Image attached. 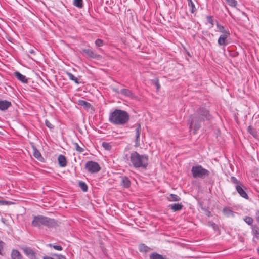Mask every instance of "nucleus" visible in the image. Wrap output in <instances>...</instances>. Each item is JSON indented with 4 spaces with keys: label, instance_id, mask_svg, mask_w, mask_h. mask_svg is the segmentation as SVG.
<instances>
[{
    "label": "nucleus",
    "instance_id": "f257e3e1",
    "mask_svg": "<svg viewBox=\"0 0 259 259\" xmlns=\"http://www.w3.org/2000/svg\"><path fill=\"white\" fill-rule=\"evenodd\" d=\"M211 118V115L210 114L209 111L204 107H200L195 113L191 115L189 119V123L190 128H193L194 133L195 134L196 131L200 128L201 123L203 122L205 119L210 120Z\"/></svg>",
    "mask_w": 259,
    "mask_h": 259
},
{
    "label": "nucleus",
    "instance_id": "f03ea898",
    "mask_svg": "<svg viewBox=\"0 0 259 259\" xmlns=\"http://www.w3.org/2000/svg\"><path fill=\"white\" fill-rule=\"evenodd\" d=\"M129 120L130 115L125 110L116 109L109 114V121L114 125H124Z\"/></svg>",
    "mask_w": 259,
    "mask_h": 259
},
{
    "label": "nucleus",
    "instance_id": "7ed1b4c3",
    "mask_svg": "<svg viewBox=\"0 0 259 259\" xmlns=\"http://www.w3.org/2000/svg\"><path fill=\"white\" fill-rule=\"evenodd\" d=\"M130 160L134 168L146 169L148 165L149 157L147 154L141 155L137 151L130 153Z\"/></svg>",
    "mask_w": 259,
    "mask_h": 259
},
{
    "label": "nucleus",
    "instance_id": "20e7f679",
    "mask_svg": "<svg viewBox=\"0 0 259 259\" xmlns=\"http://www.w3.org/2000/svg\"><path fill=\"white\" fill-rule=\"evenodd\" d=\"M32 225L40 228L45 226L48 228L55 227L57 226V222L53 219H51L43 215L34 216L32 221Z\"/></svg>",
    "mask_w": 259,
    "mask_h": 259
},
{
    "label": "nucleus",
    "instance_id": "39448f33",
    "mask_svg": "<svg viewBox=\"0 0 259 259\" xmlns=\"http://www.w3.org/2000/svg\"><path fill=\"white\" fill-rule=\"evenodd\" d=\"M191 172L194 178H204L206 176H208L210 174L209 171L204 168L201 165L192 166Z\"/></svg>",
    "mask_w": 259,
    "mask_h": 259
},
{
    "label": "nucleus",
    "instance_id": "423d86ee",
    "mask_svg": "<svg viewBox=\"0 0 259 259\" xmlns=\"http://www.w3.org/2000/svg\"><path fill=\"white\" fill-rule=\"evenodd\" d=\"M85 168L89 172L93 174L99 172L101 169V167L97 162L93 161H89L85 164Z\"/></svg>",
    "mask_w": 259,
    "mask_h": 259
},
{
    "label": "nucleus",
    "instance_id": "0eeeda50",
    "mask_svg": "<svg viewBox=\"0 0 259 259\" xmlns=\"http://www.w3.org/2000/svg\"><path fill=\"white\" fill-rule=\"evenodd\" d=\"M235 189L241 197L246 199H248L249 198V197L246 192L247 189L243 184H241V185L235 186Z\"/></svg>",
    "mask_w": 259,
    "mask_h": 259
},
{
    "label": "nucleus",
    "instance_id": "6e6552de",
    "mask_svg": "<svg viewBox=\"0 0 259 259\" xmlns=\"http://www.w3.org/2000/svg\"><path fill=\"white\" fill-rule=\"evenodd\" d=\"M230 36V33H226V34L221 35L218 40V45L220 46H226L228 44L227 38Z\"/></svg>",
    "mask_w": 259,
    "mask_h": 259
},
{
    "label": "nucleus",
    "instance_id": "1a4fd4ad",
    "mask_svg": "<svg viewBox=\"0 0 259 259\" xmlns=\"http://www.w3.org/2000/svg\"><path fill=\"white\" fill-rule=\"evenodd\" d=\"M82 52L85 53L89 57L96 59L101 58V55L96 53L93 50L90 49H83Z\"/></svg>",
    "mask_w": 259,
    "mask_h": 259
},
{
    "label": "nucleus",
    "instance_id": "9d476101",
    "mask_svg": "<svg viewBox=\"0 0 259 259\" xmlns=\"http://www.w3.org/2000/svg\"><path fill=\"white\" fill-rule=\"evenodd\" d=\"M136 139H135V144L136 147H138L140 146V136L141 132V126L140 123H138L136 128Z\"/></svg>",
    "mask_w": 259,
    "mask_h": 259
},
{
    "label": "nucleus",
    "instance_id": "9b49d317",
    "mask_svg": "<svg viewBox=\"0 0 259 259\" xmlns=\"http://www.w3.org/2000/svg\"><path fill=\"white\" fill-rule=\"evenodd\" d=\"M120 94L131 98H134L135 97V95L133 92L127 89H121L120 91Z\"/></svg>",
    "mask_w": 259,
    "mask_h": 259
},
{
    "label": "nucleus",
    "instance_id": "f8f14e48",
    "mask_svg": "<svg viewBox=\"0 0 259 259\" xmlns=\"http://www.w3.org/2000/svg\"><path fill=\"white\" fill-rule=\"evenodd\" d=\"M12 105L11 102L7 100H0V110L4 111Z\"/></svg>",
    "mask_w": 259,
    "mask_h": 259
},
{
    "label": "nucleus",
    "instance_id": "ddd939ff",
    "mask_svg": "<svg viewBox=\"0 0 259 259\" xmlns=\"http://www.w3.org/2000/svg\"><path fill=\"white\" fill-rule=\"evenodd\" d=\"M14 76L17 78L18 80L22 83H26L28 82V79L26 78V76L18 71H16L14 72Z\"/></svg>",
    "mask_w": 259,
    "mask_h": 259
},
{
    "label": "nucleus",
    "instance_id": "4468645a",
    "mask_svg": "<svg viewBox=\"0 0 259 259\" xmlns=\"http://www.w3.org/2000/svg\"><path fill=\"white\" fill-rule=\"evenodd\" d=\"M11 257L12 259H23L22 254L17 249H13L12 250Z\"/></svg>",
    "mask_w": 259,
    "mask_h": 259
},
{
    "label": "nucleus",
    "instance_id": "2eb2a0df",
    "mask_svg": "<svg viewBox=\"0 0 259 259\" xmlns=\"http://www.w3.org/2000/svg\"><path fill=\"white\" fill-rule=\"evenodd\" d=\"M121 185L122 186L126 188H128L131 186V181L129 178L126 176H123L121 177Z\"/></svg>",
    "mask_w": 259,
    "mask_h": 259
},
{
    "label": "nucleus",
    "instance_id": "dca6fc26",
    "mask_svg": "<svg viewBox=\"0 0 259 259\" xmlns=\"http://www.w3.org/2000/svg\"><path fill=\"white\" fill-rule=\"evenodd\" d=\"M169 206L174 212L179 211L183 207V205L182 203H174L169 205Z\"/></svg>",
    "mask_w": 259,
    "mask_h": 259
},
{
    "label": "nucleus",
    "instance_id": "f3484780",
    "mask_svg": "<svg viewBox=\"0 0 259 259\" xmlns=\"http://www.w3.org/2000/svg\"><path fill=\"white\" fill-rule=\"evenodd\" d=\"M59 164L61 167H65L67 164L66 158L64 155L60 154L58 157Z\"/></svg>",
    "mask_w": 259,
    "mask_h": 259
},
{
    "label": "nucleus",
    "instance_id": "a211bd4d",
    "mask_svg": "<svg viewBox=\"0 0 259 259\" xmlns=\"http://www.w3.org/2000/svg\"><path fill=\"white\" fill-rule=\"evenodd\" d=\"M24 253L28 257H33L35 256V252L30 247H24L22 248Z\"/></svg>",
    "mask_w": 259,
    "mask_h": 259
},
{
    "label": "nucleus",
    "instance_id": "6ab92c4d",
    "mask_svg": "<svg viewBox=\"0 0 259 259\" xmlns=\"http://www.w3.org/2000/svg\"><path fill=\"white\" fill-rule=\"evenodd\" d=\"M78 105L82 106L85 109H89L92 107L90 103L82 100H78Z\"/></svg>",
    "mask_w": 259,
    "mask_h": 259
},
{
    "label": "nucleus",
    "instance_id": "aec40b11",
    "mask_svg": "<svg viewBox=\"0 0 259 259\" xmlns=\"http://www.w3.org/2000/svg\"><path fill=\"white\" fill-rule=\"evenodd\" d=\"M168 201H179L181 200V198L177 195L174 194H170L167 198Z\"/></svg>",
    "mask_w": 259,
    "mask_h": 259
},
{
    "label": "nucleus",
    "instance_id": "412c9836",
    "mask_svg": "<svg viewBox=\"0 0 259 259\" xmlns=\"http://www.w3.org/2000/svg\"><path fill=\"white\" fill-rule=\"evenodd\" d=\"M66 75H67L69 79L73 81L76 84H79L80 82L79 81L78 78L74 76L71 73L69 72H66Z\"/></svg>",
    "mask_w": 259,
    "mask_h": 259
},
{
    "label": "nucleus",
    "instance_id": "4be33fe9",
    "mask_svg": "<svg viewBox=\"0 0 259 259\" xmlns=\"http://www.w3.org/2000/svg\"><path fill=\"white\" fill-rule=\"evenodd\" d=\"M216 26L218 31L222 33V34H226V33H230L228 29H226L223 25L220 24L218 22H217Z\"/></svg>",
    "mask_w": 259,
    "mask_h": 259
},
{
    "label": "nucleus",
    "instance_id": "5701e85b",
    "mask_svg": "<svg viewBox=\"0 0 259 259\" xmlns=\"http://www.w3.org/2000/svg\"><path fill=\"white\" fill-rule=\"evenodd\" d=\"M224 214L229 217L230 216L233 217L234 215V212H233L230 208L225 207L223 209Z\"/></svg>",
    "mask_w": 259,
    "mask_h": 259
},
{
    "label": "nucleus",
    "instance_id": "b1692460",
    "mask_svg": "<svg viewBox=\"0 0 259 259\" xmlns=\"http://www.w3.org/2000/svg\"><path fill=\"white\" fill-rule=\"evenodd\" d=\"M252 232L254 236L257 238H259V227L256 225H253L251 226Z\"/></svg>",
    "mask_w": 259,
    "mask_h": 259
},
{
    "label": "nucleus",
    "instance_id": "393cba45",
    "mask_svg": "<svg viewBox=\"0 0 259 259\" xmlns=\"http://www.w3.org/2000/svg\"><path fill=\"white\" fill-rule=\"evenodd\" d=\"M150 259H168L165 256H163L162 255L158 254L157 253H152L150 256Z\"/></svg>",
    "mask_w": 259,
    "mask_h": 259
},
{
    "label": "nucleus",
    "instance_id": "a878e982",
    "mask_svg": "<svg viewBox=\"0 0 259 259\" xmlns=\"http://www.w3.org/2000/svg\"><path fill=\"white\" fill-rule=\"evenodd\" d=\"M139 249L140 252H147L150 250V248L144 244H141L139 245Z\"/></svg>",
    "mask_w": 259,
    "mask_h": 259
},
{
    "label": "nucleus",
    "instance_id": "bb28decb",
    "mask_svg": "<svg viewBox=\"0 0 259 259\" xmlns=\"http://www.w3.org/2000/svg\"><path fill=\"white\" fill-rule=\"evenodd\" d=\"M188 5L189 7H190V11L192 13H194L196 11V9L194 3L193 2L192 0H187Z\"/></svg>",
    "mask_w": 259,
    "mask_h": 259
},
{
    "label": "nucleus",
    "instance_id": "cd10ccee",
    "mask_svg": "<svg viewBox=\"0 0 259 259\" xmlns=\"http://www.w3.org/2000/svg\"><path fill=\"white\" fill-rule=\"evenodd\" d=\"M33 155L38 160H40L41 157V153L39 150L35 147L33 146Z\"/></svg>",
    "mask_w": 259,
    "mask_h": 259
},
{
    "label": "nucleus",
    "instance_id": "c85d7f7f",
    "mask_svg": "<svg viewBox=\"0 0 259 259\" xmlns=\"http://www.w3.org/2000/svg\"><path fill=\"white\" fill-rule=\"evenodd\" d=\"M78 186L83 192H87L88 191V187L87 184L84 182L79 181L78 183Z\"/></svg>",
    "mask_w": 259,
    "mask_h": 259
},
{
    "label": "nucleus",
    "instance_id": "c756f323",
    "mask_svg": "<svg viewBox=\"0 0 259 259\" xmlns=\"http://www.w3.org/2000/svg\"><path fill=\"white\" fill-rule=\"evenodd\" d=\"M230 182L234 184L235 185V186L236 185H241V184H242V183L240 181L238 180L234 176L231 177Z\"/></svg>",
    "mask_w": 259,
    "mask_h": 259
},
{
    "label": "nucleus",
    "instance_id": "7c9ffc66",
    "mask_svg": "<svg viewBox=\"0 0 259 259\" xmlns=\"http://www.w3.org/2000/svg\"><path fill=\"white\" fill-rule=\"evenodd\" d=\"M243 220L244 222L247 223L249 225H253L252 223L253 222V219L252 218L249 217V216H245L243 218Z\"/></svg>",
    "mask_w": 259,
    "mask_h": 259
},
{
    "label": "nucleus",
    "instance_id": "2f4dec72",
    "mask_svg": "<svg viewBox=\"0 0 259 259\" xmlns=\"http://www.w3.org/2000/svg\"><path fill=\"white\" fill-rule=\"evenodd\" d=\"M73 5L78 8H81L83 7L82 0H74Z\"/></svg>",
    "mask_w": 259,
    "mask_h": 259
},
{
    "label": "nucleus",
    "instance_id": "473e14b6",
    "mask_svg": "<svg viewBox=\"0 0 259 259\" xmlns=\"http://www.w3.org/2000/svg\"><path fill=\"white\" fill-rule=\"evenodd\" d=\"M228 4L232 7H236L238 4L236 0H226Z\"/></svg>",
    "mask_w": 259,
    "mask_h": 259
},
{
    "label": "nucleus",
    "instance_id": "72a5a7b5",
    "mask_svg": "<svg viewBox=\"0 0 259 259\" xmlns=\"http://www.w3.org/2000/svg\"><path fill=\"white\" fill-rule=\"evenodd\" d=\"M103 147L106 150H110L112 146L109 143L104 142L102 143Z\"/></svg>",
    "mask_w": 259,
    "mask_h": 259
},
{
    "label": "nucleus",
    "instance_id": "f704fd0d",
    "mask_svg": "<svg viewBox=\"0 0 259 259\" xmlns=\"http://www.w3.org/2000/svg\"><path fill=\"white\" fill-rule=\"evenodd\" d=\"M73 144H74L75 149L77 151H78L79 153H82L84 151V149L82 148H81L80 146H79V145H78V143H74Z\"/></svg>",
    "mask_w": 259,
    "mask_h": 259
},
{
    "label": "nucleus",
    "instance_id": "c9c22d12",
    "mask_svg": "<svg viewBox=\"0 0 259 259\" xmlns=\"http://www.w3.org/2000/svg\"><path fill=\"white\" fill-rule=\"evenodd\" d=\"M247 131L250 134H251L253 136H254L256 134L255 129L251 125L248 127Z\"/></svg>",
    "mask_w": 259,
    "mask_h": 259
},
{
    "label": "nucleus",
    "instance_id": "e433bc0d",
    "mask_svg": "<svg viewBox=\"0 0 259 259\" xmlns=\"http://www.w3.org/2000/svg\"><path fill=\"white\" fill-rule=\"evenodd\" d=\"M51 255L53 257H56V259H67L65 256L61 254L52 253Z\"/></svg>",
    "mask_w": 259,
    "mask_h": 259
},
{
    "label": "nucleus",
    "instance_id": "4c0bfd02",
    "mask_svg": "<svg viewBox=\"0 0 259 259\" xmlns=\"http://www.w3.org/2000/svg\"><path fill=\"white\" fill-rule=\"evenodd\" d=\"M206 19L207 22L211 24L212 26L214 25V20L212 16H207L206 17Z\"/></svg>",
    "mask_w": 259,
    "mask_h": 259
},
{
    "label": "nucleus",
    "instance_id": "58836bf2",
    "mask_svg": "<svg viewBox=\"0 0 259 259\" xmlns=\"http://www.w3.org/2000/svg\"><path fill=\"white\" fill-rule=\"evenodd\" d=\"M208 224L209 225L211 226L214 230H219L218 226L214 222H209Z\"/></svg>",
    "mask_w": 259,
    "mask_h": 259
},
{
    "label": "nucleus",
    "instance_id": "ea45409f",
    "mask_svg": "<svg viewBox=\"0 0 259 259\" xmlns=\"http://www.w3.org/2000/svg\"><path fill=\"white\" fill-rule=\"evenodd\" d=\"M49 246L52 247L53 248H54L55 249L58 250V251H61L63 249V248L60 245H52L51 244H49Z\"/></svg>",
    "mask_w": 259,
    "mask_h": 259
},
{
    "label": "nucleus",
    "instance_id": "a19ab883",
    "mask_svg": "<svg viewBox=\"0 0 259 259\" xmlns=\"http://www.w3.org/2000/svg\"><path fill=\"white\" fill-rule=\"evenodd\" d=\"M95 44L97 47H101L103 45V41L101 39H97L95 41Z\"/></svg>",
    "mask_w": 259,
    "mask_h": 259
},
{
    "label": "nucleus",
    "instance_id": "79ce46f5",
    "mask_svg": "<svg viewBox=\"0 0 259 259\" xmlns=\"http://www.w3.org/2000/svg\"><path fill=\"white\" fill-rule=\"evenodd\" d=\"M45 124L50 129H53L54 128L53 124L47 119L45 120Z\"/></svg>",
    "mask_w": 259,
    "mask_h": 259
},
{
    "label": "nucleus",
    "instance_id": "37998d69",
    "mask_svg": "<svg viewBox=\"0 0 259 259\" xmlns=\"http://www.w3.org/2000/svg\"><path fill=\"white\" fill-rule=\"evenodd\" d=\"M35 50H36V49L34 47H32L29 50L28 52L29 53H30L31 54L35 55Z\"/></svg>",
    "mask_w": 259,
    "mask_h": 259
},
{
    "label": "nucleus",
    "instance_id": "c03bdc74",
    "mask_svg": "<svg viewBox=\"0 0 259 259\" xmlns=\"http://www.w3.org/2000/svg\"><path fill=\"white\" fill-rule=\"evenodd\" d=\"M256 220L259 224V210L256 212Z\"/></svg>",
    "mask_w": 259,
    "mask_h": 259
},
{
    "label": "nucleus",
    "instance_id": "a18cd8bd",
    "mask_svg": "<svg viewBox=\"0 0 259 259\" xmlns=\"http://www.w3.org/2000/svg\"><path fill=\"white\" fill-rule=\"evenodd\" d=\"M3 242L0 240V254L2 255V250L3 249V245H2Z\"/></svg>",
    "mask_w": 259,
    "mask_h": 259
},
{
    "label": "nucleus",
    "instance_id": "49530a36",
    "mask_svg": "<svg viewBox=\"0 0 259 259\" xmlns=\"http://www.w3.org/2000/svg\"><path fill=\"white\" fill-rule=\"evenodd\" d=\"M0 204L1 205H5L6 204V201L3 200H0Z\"/></svg>",
    "mask_w": 259,
    "mask_h": 259
},
{
    "label": "nucleus",
    "instance_id": "de8ad7c7",
    "mask_svg": "<svg viewBox=\"0 0 259 259\" xmlns=\"http://www.w3.org/2000/svg\"><path fill=\"white\" fill-rule=\"evenodd\" d=\"M113 90L115 92H116V93H118V94H120V91H119L118 89H113Z\"/></svg>",
    "mask_w": 259,
    "mask_h": 259
},
{
    "label": "nucleus",
    "instance_id": "09e8293b",
    "mask_svg": "<svg viewBox=\"0 0 259 259\" xmlns=\"http://www.w3.org/2000/svg\"><path fill=\"white\" fill-rule=\"evenodd\" d=\"M156 85L157 87V89H158L160 88V85L158 82L156 83Z\"/></svg>",
    "mask_w": 259,
    "mask_h": 259
},
{
    "label": "nucleus",
    "instance_id": "8fccbe9b",
    "mask_svg": "<svg viewBox=\"0 0 259 259\" xmlns=\"http://www.w3.org/2000/svg\"><path fill=\"white\" fill-rule=\"evenodd\" d=\"M257 253H258V255H259V248H258V249H257Z\"/></svg>",
    "mask_w": 259,
    "mask_h": 259
}]
</instances>
